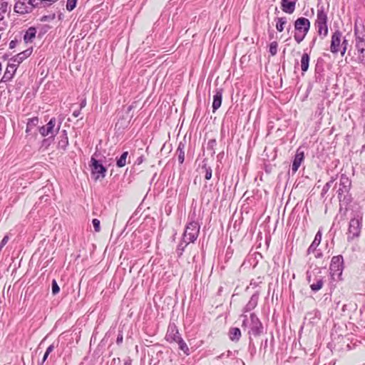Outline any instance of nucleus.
Segmentation results:
<instances>
[{"label": "nucleus", "mask_w": 365, "mask_h": 365, "mask_svg": "<svg viewBox=\"0 0 365 365\" xmlns=\"http://www.w3.org/2000/svg\"><path fill=\"white\" fill-rule=\"evenodd\" d=\"M351 185V180L345 174H341L339 179V188L336 190L337 197L341 202L345 204L351 202V197L349 195Z\"/></svg>", "instance_id": "nucleus-1"}, {"label": "nucleus", "mask_w": 365, "mask_h": 365, "mask_svg": "<svg viewBox=\"0 0 365 365\" xmlns=\"http://www.w3.org/2000/svg\"><path fill=\"white\" fill-rule=\"evenodd\" d=\"M310 21L305 17L298 18L294 24V38L297 43H300L306 37L310 29Z\"/></svg>", "instance_id": "nucleus-2"}, {"label": "nucleus", "mask_w": 365, "mask_h": 365, "mask_svg": "<svg viewBox=\"0 0 365 365\" xmlns=\"http://www.w3.org/2000/svg\"><path fill=\"white\" fill-rule=\"evenodd\" d=\"M344 269V259L341 255L334 256L331 258L329 273L333 280L340 279Z\"/></svg>", "instance_id": "nucleus-3"}, {"label": "nucleus", "mask_w": 365, "mask_h": 365, "mask_svg": "<svg viewBox=\"0 0 365 365\" xmlns=\"http://www.w3.org/2000/svg\"><path fill=\"white\" fill-rule=\"evenodd\" d=\"M362 216L361 214H356V216L351 219L347 233L348 241L353 240L354 238L359 237L361 229Z\"/></svg>", "instance_id": "nucleus-4"}, {"label": "nucleus", "mask_w": 365, "mask_h": 365, "mask_svg": "<svg viewBox=\"0 0 365 365\" xmlns=\"http://www.w3.org/2000/svg\"><path fill=\"white\" fill-rule=\"evenodd\" d=\"M200 225L195 221L190 222L183 234L184 242H194L198 237Z\"/></svg>", "instance_id": "nucleus-5"}, {"label": "nucleus", "mask_w": 365, "mask_h": 365, "mask_svg": "<svg viewBox=\"0 0 365 365\" xmlns=\"http://www.w3.org/2000/svg\"><path fill=\"white\" fill-rule=\"evenodd\" d=\"M90 166L91 168V175L95 180H101L105 178L107 172L106 168L94 157H92L91 159Z\"/></svg>", "instance_id": "nucleus-6"}, {"label": "nucleus", "mask_w": 365, "mask_h": 365, "mask_svg": "<svg viewBox=\"0 0 365 365\" xmlns=\"http://www.w3.org/2000/svg\"><path fill=\"white\" fill-rule=\"evenodd\" d=\"M250 329L248 331V334L255 336H259L262 332L263 329L261 322L257 315L254 313L250 314Z\"/></svg>", "instance_id": "nucleus-7"}, {"label": "nucleus", "mask_w": 365, "mask_h": 365, "mask_svg": "<svg viewBox=\"0 0 365 365\" xmlns=\"http://www.w3.org/2000/svg\"><path fill=\"white\" fill-rule=\"evenodd\" d=\"M55 125L56 119L52 118L46 125L41 126L39 128V133L43 136H47L49 135L53 136L59 130V126L55 128Z\"/></svg>", "instance_id": "nucleus-8"}, {"label": "nucleus", "mask_w": 365, "mask_h": 365, "mask_svg": "<svg viewBox=\"0 0 365 365\" xmlns=\"http://www.w3.org/2000/svg\"><path fill=\"white\" fill-rule=\"evenodd\" d=\"M342 34L340 31H335L331 36L330 51L332 53H337L340 50Z\"/></svg>", "instance_id": "nucleus-9"}, {"label": "nucleus", "mask_w": 365, "mask_h": 365, "mask_svg": "<svg viewBox=\"0 0 365 365\" xmlns=\"http://www.w3.org/2000/svg\"><path fill=\"white\" fill-rule=\"evenodd\" d=\"M304 151L301 149V148H299L296 152L292 165V171L293 173H296L301 163L304 160Z\"/></svg>", "instance_id": "nucleus-10"}, {"label": "nucleus", "mask_w": 365, "mask_h": 365, "mask_svg": "<svg viewBox=\"0 0 365 365\" xmlns=\"http://www.w3.org/2000/svg\"><path fill=\"white\" fill-rule=\"evenodd\" d=\"M298 0H281L282 10L288 14H292L294 12L296 4Z\"/></svg>", "instance_id": "nucleus-11"}, {"label": "nucleus", "mask_w": 365, "mask_h": 365, "mask_svg": "<svg viewBox=\"0 0 365 365\" xmlns=\"http://www.w3.org/2000/svg\"><path fill=\"white\" fill-rule=\"evenodd\" d=\"M18 65L15 63L10 61L9 62L7 67L6 68V71L4 72V74L2 78L3 81H8L12 79L14 77V75L16 73V71L17 69Z\"/></svg>", "instance_id": "nucleus-12"}, {"label": "nucleus", "mask_w": 365, "mask_h": 365, "mask_svg": "<svg viewBox=\"0 0 365 365\" xmlns=\"http://www.w3.org/2000/svg\"><path fill=\"white\" fill-rule=\"evenodd\" d=\"M32 9L33 6L25 3L24 1H19L14 5V11L20 14L31 13Z\"/></svg>", "instance_id": "nucleus-13"}, {"label": "nucleus", "mask_w": 365, "mask_h": 365, "mask_svg": "<svg viewBox=\"0 0 365 365\" xmlns=\"http://www.w3.org/2000/svg\"><path fill=\"white\" fill-rule=\"evenodd\" d=\"M32 48L26 49L25 51L20 52L17 55L11 58L10 61H12L19 66L24 59L28 58L32 53Z\"/></svg>", "instance_id": "nucleus-14"}, {"label": "nucleus", "mask_w": 365, "mask_h": 365, "mask_svg": "<svg viewBox=\"0 0 365 365\" xmlns=\"http://www.w3.org/2000/svg\"><path fill=\"white\" fill-rule=\"evenodd\" d=\"M222 89L217 88L215 91V93L213 96V102L212 105V112H215L222 104Z\"/></svg>", "instance_id": "nucleus-15"}, {"label": "nucleus", "mask_w": 365, "mask_h": 365, "mask_svg": "<svg viewBox=\"0 0 365 365\" xmlns=\"http://www.w3.org/2000/svg\"><path fill=\"white\" fill-rule=\"evenodd\" d=\"M327 21H328L327 14L324 11V6H322L320 7H318L315 25L327 24Z\"/></svg>", "instance_id": "nucleus-16"}, {"label": "nucleus", "mask_w": 365, "mask_h": 365, "mask_svg": "<svg viewBox=\"0 0 365 365\" xmlns=\"http://www.w3.org/2000/svg\"><path fill=\"white\" fill-rule=\"evenodd\" d=\"M53 0H29L28 4L34 8L43 7L46 8L53 4Z\"/></svg>", "instance_id": "nucleus-17"}, {"label": "nucleus", "mask_w": 365, "mask_h": 365, "mask_svg": "<svg viewBox=\"0 0 365 365\" xmlns=\"http://www.w3.org/2000/svg\"><path fill=\"white\" fill-rule=\"evenodd\" d=\"M58 148L65 150L68 145V139L67 136L66 130H63L60 132L59 136L58 137Z\"/></svg>", "instance_id": "nucleus-18"}, {"label": "nucleus", "mask_w": 365, "mask_h": 365, "mask_svg": "<svg viewBox=\"0 0 365 365\" xmlns=\"http://www.w3.org/2000/svg\"><path fill=\"white\" fill-rule=\"evenodd\" d=\"M180 338L181 336L178 332V330L175 326L170 327L168 328V331L166 334V339L168 341L177 342Z\"/></svg>", "instance_id": "nucleus-19"}, {"label": "nucleus", "mask_w": 365, "mask_h": 365, "mask_svg": "<svg viewBox=\"0 0 365 365\" xmlns=\"http://www.w3.org/2000/svg\"><path fill=\"white\" fill-rule=\"evenodd\" d=\"M258 299H259L258 295L256 294H254L251 297L248 303L244 307L243 312H250L251 310L254 309L256 307V306L257 305Z\"/></svg>", "instance_id": "nucleus-20"}, {"label": "nucleus", "mask_w": 365, "mask_h": 365, "mask_svg": "<svg viewBox=\"0 0 365 365\" xmlns=\"http://www.w3.org/2000/svg\"><path fill=\"white\" fill-rule=\"evenodd\" d=\"M322 240V233L321 231L319 230L315 235L314 240L308 248V253L311 254L312 252H315L317 247L319 246Z\"/></svg>", "instance_id": "nucleus-21"}, {"label": "nucleus", "mask_w": 365, "mask_h": 365, "mask_svg": "<svg viewBox=\"0 0 365 365\" xmlns=\"http://www.w3.org/2000/svg\"><path fill=\"white\" fill-rule=\"evenodd\" d=\"M36 29L35 27L31 26L29 27L24 36V40L26 43H31L34 38L36 37Z\"/></svg>", "instance_id": "nucleus-22"}, {"label": "nucleus", "mask_w": 365, "mask_h": 365, "mask_svg": "<svg viewBox=\"0 0 365 365\" xmlns=\"http://www.w3.org/2000/svg\"><path fill=\"white\" fill-rule=\"evenodd\" d=\"M229 337L233 341H237L241 337V331L239 328L232 327L229 330Z\"/></svg>", "instance_id": "nucleus-23"}, {"label": "nucleus", "mask_w": 365, "mask_h": 365, "mask_svg": "<svg viewBox=\"0 0 365 365\" xmlns=\"http://www.w3.org/2000/svg\"><path fill=\"white\" fill-rule=\"evenodd\" d=\"M317 28V33L319 36L324 39L328 35V26L327 24L315 25Z\"/></svg>", "instance_id": "nucleus-24"}, {"label": "nucleus", "mask_w": 365, "mask_h": 365, "mask_svg": "<svg viewBox=\"0 0 365 365\" xmlns=\"http://www.w3.org/2000/svg\"><path fill=\"white\" fill-rule=\"evenodd\" d=\"M309 55L307 53H304L301 58V69L303 72H306L309 68Z\"/></svg>", "instance_id": "nucleus-25"}, {"label": "nucleus", "mask_w": 365, "mask_h": 365, "mask_svg": "<svg viewBox=\"0 0 365 365\" xmlns=\"http://www.w3.org/2000/svg\"><path fill=\"white\" fill-rule=\"evenodd\" d=\"M287 23V19L286 17H279L276 19V29L279 32H282L284 29V26Z\"/></svg>", "instance_id": "nucleus-26"}, {"label": "nucleus", "mask_w": 365, "mask_h": 365, "mask_svg": "<svg viewBox=\"0 0 365 365\" xmlns=\"http://www.w3.org/2000/svg\"><path fill=\"white\" fill-rule=\"evenodd\" d=\"M323 284H324L323 278L319 277V278L317 279L316 282H314L313 284H312L310 285V288L313 292H316L322 289Z\"/></svg>", "instance_id": "nucleus-27"}, {"label": "nucleus", "mask_w": 365, "mask_h": 365, "mask_svg": "<svg viewBox=\"0 0 365 365\" xmlns=\"http://www.w3.org/2000/svg\"><path fill=\"white\" fill-rule=\"evenodd\" d=\"M177 155L178 162L182 164L185 160V152H184V145L180 143L177 149Z\"/></svg>", "instance_id": "nucleus-28"}, {"label": "nucleus", "mask_w": 365, "mask_h": 365, "mask_svg": "<svg viewBox=\"0 0 365 365\" xmlns=\"http://www.w3.org/2000/svg\"><path fill=\"white\" fill-rule=\"evenodd\" d=\"M128 155V152L125 151L122 153L120 157L118 159H117L116 165L118 168H122L125 165Z\"/></svg>", "instance_id": "nucleus-29"}, {"label": "nucleus", "mask_w": 365, "mask_h": 365, "mask_svg": "<svg viewBox=\"0 0 365 365\" xmlns=\"http://www.w3.org/2000/svg\"><path fill=\"white\" fill-rule=\"evenodd\" d=\"M356 41H361L365 43V31L363 28V31H359L355 28Z\"/></svg>", "instance_id": "nucleus-30"}, {"label": "nucleus", "mask_w": 365, "mask_h": 365, "mask_svg": "<svg viewBox=\"0 0 365 365\" xmlns=\"http://www.w3.org/2000/svg\"><path fill=\"white\" fill-rule=\"evenodd\" d=\"M190 242H184V238L182 237L181 242L179 243L178 248H177V253L179 257H180L182 255L183 251L185 250V248L187 246V245Z\"/></svg>", "instance_id": "nucleus-31"}, {"label": "nucleus", "mask_w": 365, "mask_h": 365, "mask_svg": "<svg viewBox=\"0 0 365 365\" xmlns=\"http://www.w3.org/2000/svg\"><path fill=\"white\" fill-rule=\"evenodd\" d=\"M358 52H359V61L365 66V48L364 47H360L358 46Z\"/></svg>", "instance_id": "nucleus-32"}, {"label": "nucleus", "mask_w": 365, "mask_h": 365, "mask_svg": "<svg viewBox=\"0 0 365 365\" xmlns=\"http://www.w3.org/2000/svg\"><path fill=\"white\" fill-rule=\"evenodd\" d=\"M277 47H278V44H277V41H272L269 44V53H270V54L272 56H274V55L277 54Z\"/></svg>", "instance_id": "nucleus-33"}, {"label": "nucleus", "mask_w": 365, "mask_h": 365, "mask_svg": "<svg viewBox=\"0 0 365 365\" xmlns=\"http://www.w3.org/2000/svg\"><path fill=\"white\" fill-rule=\"evenodd\" d=\"M38 123V118L37 117H34L31 118H29L27 122V125L29 128H34L36 127Z\"/></svg>", "instance_id": "nucleus-34"}, {"label": "nucleus", "mask_w": 365, "mask_h": 365, "mask_svg": "<svg viewBox=\"0 0 365 365\" xmlns=\"http://www.w3.org/2000/svg\"><path fill=\"white\" fill-rule=\"evenodd\" d=\"M334 180H335V179L332 178L331 180H329L324 185V186L323 187L322 190V195H324L328 192V190H329V188L331 187L332 184L334 183Z\"/></svg>", "instance_id": "nucleus-35"}, {"label": "nucleus", "mask_w": 365, "mask_h": 365, "mask_svg": "<svg viewBox=\"0 0 365 365\" xmlns=\"http://www.w3.org/2000/svg\"><path fill=\"white\" fill-rule=\"evenodd\" d=\"M176 343L178 344L179 348L185 353L189 350L188 346L182 338H180Z\"/></svg>", "instance_id": "nucleus-36"}, {"label": "nucleus", "mask_w": 365, "mask_h": 365, "mask_svg": "<svg viewBox=\"0 0 365 365\" xmlns=\"http://www.w3.org/2000/svg\"><path fill=\"white\" fill-rule=\"evenodd\" d=\"M77 0H67L66 9L71 11L76 6Z\"/></svg>", "instance_id": "nucleus-37"}, {"label": "nucleus", "mask_w": 365, "mask_h": 365, "mask_svg": "<svg viewBox=\"0 0 365 365\" xmlns=\"http://www.w3.org/2000/svg\"><path fill=\"white\" fill-rule=\"evenodd\" d=\"M51 288L53 294H56L60 291V288L55 279L52 281Z\"/></svg>", "instance_id": "nucleus-38"}, {"label": "nucleus", "mask_w": 365, "mask_h": 365, "mask_svg": "<svg viewBox=\"0 0 365 365\" xmlns=\"http://www.w3.org/2000/svg\"><path fill=\"white\" fill-rule=\"evenodd\" d=\"M249 349L252 355H253L256 352V348L251 336H250Z\"/></svg>", "instance_id": "nucleus-39"}, {"label": "nucleus", "mask_w": 365, "mask_h": 365, "mask_svg": "<svg viewBox=\"0 0 365 365\" xmlns=\"http://www.w3.org/2000/svg\"><path fill=\"white\" fill-rule=\"evenodd\" d=\"M92 224L96 232H99L101 230L100 221L98 219H93L92 220Z\"/></svg>", "instance_id": "nucleus-40"}, {"label": "nucleus", "mask_w": 365, "mask_h": 365, "mask_svg": "<svg viewBox=\"0 0 365 365\" xmlns=\"http://www.w3.org/2000/svg\"><path fill=\"white\" fill-rule=\"evenodd\" d=\"M341 47H342V50L341 51V56H344V53H346V47H347V45H348V41L345 38H344L343 41L341 42Z\"/></svg>", "instance_id": "nucleus-41"}, {"label": "nucleus", "mask_w": 365, "mask_h": 365, "mask_svg": "<svg viewBox=\"0 0 365 365\" xmlns=\"http://www.w3.org/2000/svg\"><path fill=\"white\" fill-rule=\"evenodd\" d=\"M205 178L206 180H210L212 178V169L210 167H208V168L205 167Z\"/></svg>", "instance_id": "nucleus-42"}, {"label": "nucleus", "mask_w": 365, "mask_h": 365, "mask_svg": "<svg viewBox=\"0 0 365 365\" xmlns=\"http://www.w3.org/2000/svg\"><path fill=\"white\" fill-rule=\"evenodd\" d=\"M51 140L50 138H46L43 140L41 143V148H44L45 149H47L48 147L51 145Z\"/></svg>", "instance_id": "nucleus-43"}, {"label": "nucleus", "mask_w": 365, "mask_h": 365, "mask_svg": "<svg viewBox=\"0 0 365 365\" xmlns=\"http://www.w3.org/2000/svg\"><path fill=\"white\" fill-rule=\"evenodd\" d=\"M123 332L119 331L118 336H117V339H116L117 344H118V345L120 344L123 342Z\"/></svg>", "instance_id": "nucleus-44"}, {"label": "nucleus", "mask_w": 365, "mask_h": 365, "mask_svg": "<svg viewBox=\"0 0 365 365\" xmlns=\"http://www.w3.org/2000/svg\"><path fill=\"white\" fill-rule=\"evenodd\" d=\"M241 317L243 318L242 327H246L247 326V324H248L247 317L245 314H242L241 316Z\"/></svg>", "instance_id": "nucleus-45"}, {"label": "nucleus", "mask_w": 365, "mask_h": 365, "mask_svg": "<svg viewBox=\"0 0 365 365\" xmlns=\"http://www.w3.org/2000/svg\"><path fill=\"white\" fill-rule=\"evenodd\" d=\"M54 349L55 346L53 344H52L46 349V352L49 355L54 350Z\"/></svg>", "instance_id": "nucleus-46"}, {"label": "nucleus", "mask_w": 365, "mask_h": 365, "mask_svg": "<svg viewBox=\"0 0 365 365\" xmlns=\"http://www.w3.org/2000/svg\"><path fill=\"white\" fill-rule=\"evenodd\" d=\"M1 7L0 10L1 9L3 12H5L8 6V3L6 1H1Z\"/></svg>", "instance_id": "nucleus-47"}, {"label": "nucleus", "mask_w": 365, "mask_h": 365, "mask_svg": "<svg viewBox=\"0 0 365 365\" xmlns=\"http://www.w3.org/2000/svg\"><path fill=\"white\" fill-rule=\"evenodd\" d=\"M17 45V41L16 40H12L9 43V48L11 49L14 48Z\"/></svg>", "instance_id": "nucleus-48"}, {"label": "nucleus", "mask_w": 365, "mask_h": 365, "mask_svg": "<svg viewBox=\"0 0 365 365\" xmlns=\"http://www.w3.org/2000/svg\"><path fill=\"white\" fill-rule=\"evenodd\" d=\"M143 156H140L137 158V160L135 161V164L140 165L143 163Z\"/></svg>", "instance_id": "nucleus-49"}, {"label": "nucleus", "mask_w": 365, "mask_h": 365, "mask_svg": "<svg viewBox=\"0 0 365 365\" xmlns=\"http://www.w3.org/2000/svg\"><path fill=\"white\" fill-rule=\"evenodd\" d=\"M358 46L360 47H364L365 48V43L361 42V41H356V47L358 49Z\"/></svg>", "instance_id": "nucleus-50"}, {"label": "nucleus", "mask_w": 365, "mask_h": 365, "mask_svg": "<svg viewBox=\"0 0 365 365\" xmlns=\"http://www.w3.org/2000/svg\"><path fill=\"white\" fill-rule=\"evenodd\" d=\"M86 106V99H83L80 103V109H82L83 108H84L85 106Z\"/></svg>", "instance_id": "nucleus-51"}, {"label": "nucleus", "mask_w": 365, "mask_h": 365, "mask_svg": "<svg viewBox=\"0 0 365 365\" xmlns=\"http://www.w3.org/2000/svg\"><path fill=\"white\" fill-rule=\"evenodd\" d=\"M315 253V257L316 258H319L322 256V253L320 252V251H317L316 250V252H314Z\"/></svg>", "instance_id": "nucleus-52"}, {"label": "nucleus", "mask_w": 365, "mask_h": 365, "mask_svg": "<svg viewBox=\"0 0 365 365\" xmlns=\"http://www.w3.org/2000/svg\"><path fill=\"white\" fill-rule=\"evenodd\" d=\"M80 113H81L80 110H74L73 113V115L74 117H78V116H79Z\"/></svg>", "instance_id": "nucleus-53"}, {"label": "nucleus", "mask_w": 365, "mask_h": 365, "mask_svg": "<svg viewBox=\"0 0 365 365\" xmlns=\"http://www.w3.org/2000/svg\"><path fill=\"white\" fill-rule=\"evenodd\" d=\"M316 41H317V38L315 37V38H313V40L312 41V42L310 43V47L311 48H312L314 46Z\"/></svg>", "instance_id": "nucleus-54"}, {"label": "nucleus", "mask_w": 365, "mask_h": 365, "mask_svg": "<svg viewBox=\"0 0 365 365\" xmlns=\"http://www.w3.org/2000/svg\"><path fill=\"white\" fill-rule=\"evenodd\" d=\"M268 340L265 339L264 341L262 342V346H264V348L265 349L267 346Z\"/></svg>", "instance_id": "nucleus-55"}, {"label": "nucleus", "mask_w": 365, "mask_h": 365, "mask_svg": "<svg viewBox=\"0 0 365 365\" xmlns=\"http://www.w3.org/2000/svg\"><path fill=\"white\" fill-rule=\"evenodd\" d=\"M48 356V354H47V353L45 352L43 359H42V363H43L47 359Z\"/></svg>", "instance_id": "nucleus-56"}, {"label": "nucleus", "mask_w": 365, "mask_h": 365, "mask_svg": "<svg viewBox=\"0 0 365 365\" xmlns=\"http://www.w3.org/2000/svg\"><path fill=\"white\" fill-rule=\"evenodd\" d=\"M32 129H33V128H29V127H28V125H26V133H28V134H29Z\"/></svg>", "instance_id": "nucleus-57"}, {"label": "nucleus", "mask_w": 365, "mask_h": 365, "mask_svg": "<svg viewBox=\"0 0 365 365\" xmlns=\"http://www.w3.org/2000/svg\"><path fill=\"white\" fill-rule=\"evenodd\" d=\"M47 19H48V16H43L41 17V21H47Z\"/></svg>", "instance_id": "nucleus-58"}, {"label": "nucleus", "mask_w": 365, "mask_h": 365, "mask_svg": "<svg viewBox=\"0 0 365 365\" xmlns=\"http://www.w3.org/2000/svg\"><path fill=\"white\" fill-rule=\"evenodd\" d=\"M311 279H310V277H308V282H310Z\"/></svg>", "instance_id": "nucleus-59"}, {"label": "nucleus", "mask_w": 365, "mask_h": 365, "mask_svg": "<svg viewBox=\"0 0 365 365\" xmlns=\"http://www.w3.org/2000/svg\"><path fill=\"white\" fill-rule=\"evenodd\" d=\"M362 148H363V150H365V145L363 146Z\"/></svg>", "instance_id": "nucleus-60"}, {"label": "nucleus", "mask_w": 365, "mask_h": 365, "mask_svg": "<svg viewBox=\"0 0 365 365\" xmlns=\"http://www.w3.org/2000/svg\"><path fill=\"white\" fill-rule=\"evenodd\" d=\"M125 365H128V364H126Z\"/></svg>", "instance_id": "nucleus-61"}, {"label": "nucleus", "mask_w": 365, "mask_h": 365, "mask_svg": "<svg viewBox=\"0 0 365 365\" xmlns=\"http://www.w3.org/2000/svg\"><path fill=\"white\" fill-rule=\"evenodd\" d=\"M125 365H128V364H126Z\"/></svg>", "instance_id": "nucleus-62"}]
</instances>
